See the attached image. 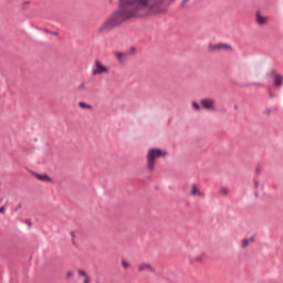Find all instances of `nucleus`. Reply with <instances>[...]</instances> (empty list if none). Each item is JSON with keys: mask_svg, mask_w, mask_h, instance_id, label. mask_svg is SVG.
Segmentation results:
<instances>
[{"mask_svg": "<svg viewBox=\"0 0 283 283\" xmlns=\"http://www.w3.org/2000/svg\"><path fill=\"white\" fill-rule=\"evenodd\" d=\"M165 0H119V9L113 12L97 29V32H107L116 25H120L123 21L128 19H140L153 12H158V6ZM189 0H181L188 3Z\"/></svg>", "mask_w": 283, "mask_h": 283, "instance_id": "obj_1", "label": "nucleus"}, {"mask_svg": "<svg viewBox=\"0 0 283 283\" xmlns=\"http://www.w3.org/2000/svg\"><path fill=\"white\" fill-rule=\"evenodd\" d=\"M165 156H167V153L165 150H160L158 148L149 149L147 157H146L147 171H154V169H156V160H158V158H163Z\"/></svg>", "mask_w": 283, "mask_h": 283, "instance_id": "obj_2", "label": "nucleus"}, {"mask_svg": "<svg viewBox=\"0 0 283 283\" xmlns=\"http://www.w3.org/2000/svg\"><path fill=\"white\" fill-rule=\"evenodd\" d=\"M103 74H109V67L96 60L92 66L93 76H103Z\"/></svg>", "mask_w": 283, "mask_h": 283, "instance_id": "obj_3", "label": "nucleus"}, {"mask_svg": "<svg viewBox=\"0 0 283 283\" xmlns=\"http://www.w3.org/2000/svg\"><path fill=\"white\" fill-rule=\"evenodd\" d=\"M137 271L138 273H156V266H154L151 263L147 262V261H143L140 263H138L137 265Z\"/></svg>", "mask_w": 283, "mask_h": 283, "instance_id": "obj_4", "label": "nucleus"}, {"mask_svg": "<svg viewBox=\"0 0 283 283\" xmlns=\"http://www.w3.org/2000/svg\"><path fill=\"white\" fill-rule=\"evenodd\" d=\"M200 105L203 109H208V112H216V101L213 98H202Z\"/></svg>", "mask_w": 283, "mask_h": 283, "instance_id": "obj_5", "label": "nucleus"}, {"mask_svg": "<svg viewBox=\"0 0 283 283\" xmlns=\"http://www.w3.org/2000/svg\"><path fill=\"white\" fill-rule=\"evenodd\" d=\"M189 196H191V198H205V192H202L198 186L192 184L189 187Z\"/></svg>", "mask_w": 283, "mask_h": 283, "instance_id": "obj_6", "label": "nucleus"}, {"mask_svg": "<svg viewBox=\"0 0 283 283\" xmlns=\"http://www.w3.org/2000/svg\"><path fill=\"white\" fill-rule=\"evenodd\" d=\"M209 48H210V50H212V52H220L222 50L229 52L232 50L230 44H227V43L210 44Z\"/></svg>", "mask_w": 283, "mask_h": 283, "instance_id": "obj_7", "label": "nucleus"}, {"mask_svg": "<svg viewBox=\"0 0 283 283\" xmlns=\"http://www.w3.org/2000/svg\"><path fill=\"white\" fill-rule=\"evenodd\" d=\"M255 22L258 25H266L269 23V17L262 15L260 11L255 12Z\"/></svg>", "mask_w": 283, "mask_h": 283, "instance_id": "obj_8", "label": "nucleus"}, {"mask_svg": "<svg viewBox=\"0 0 283 283\" xmlns=\"http://www.w3.org/2000/svg\"><path fill=\"white\" fill-rule=\"evenodd\" d=\"M253 242H254L253 237H250L248 239H243L242 242H241V247H242V249H247V248L251 247V244H253Z\"/></svg>", "mask_w": 283, "mask_h": 283, "instance_id": "obj_9", "label": "nucleus"}, {"mask_svg": "<svg viewBox=\"0 0 283 283\" xmlns=\"http://www.w3.org/2000/svg\"><path fill=\"white\" fill-rule=\"evenodd\" d=\"M207 260V253L201 252L197 256L193 258V262H198L199 264H202Z\"/></svg>", "mask_w": 283, "mask_h": 283, "instance_id": "obj_10", "label": "nucleus"}, {"mask_svg": "<svg viewBox=\"0 0 283 283\" xmlns=\"http://www.w3.org/2000/svg\"><path fill=\"white\" fill-rule=\"evenodd\" d=\"M113 55L118 61V63H123L125 61V53H123L120 51L113 52Z\"/></svg>", "mask_w": 283, "mask_h": 283, "instance_id": "obj_11", "label": "nucleus"}, {"mask_svg": "<svg viewBox=\"0 0 283 283\" xmlns=\"http://www.w3.org/2000/svg\"><path fill=\"white\" fill-rule=\"evenodd\" d=\"M35 178H38V180H41V182H52V179L45 174L35 175Z\"/></svg>", "mask_w": 283, "mask_h": 283, "instance_id": "obj_12", "label": "nucleus"}, {"mask_svg": "<svg viewBox=\"0 0 283 283\" xmlns=\"http://www.w3.org/2000/svg\"><path fill=\"white\" fill-rule=\"evenodd\" d=\"M282 83H283V76L282 75H275L274 76L275 87H282Z\"/></svg>", "mask_w": 283, "mask_h": 283, "instance_id": "obj_13", "label": "nucleus"}, {"mask_svg": "<svg viewBox=\"0 0 283 283\" xmlns=\"http://www.w3.org/2000/svg\"><path fill=\"white\" fill-rule=\"evenodd\" d=\"M78 107H81L82 109H92V105H90L85 102H80Z\"/></svg>", "mask_w": 283, "mask_h": 283, "instance_id": "obj_14", "label": "nucleus"}, {"mask_svg": "<svg viewBox=\"0 0 283 283\" xmlns=\"http://www.w3.org/2000/svg\"><path fill=\"white\" fill-rule=\"evenodd\" d=\"M122 266H123V269H129V266H132V264L127 260H123Z\"/></svg>", "mask_w": 283, "mask_h": 283, "instance_id": "obj_15", "label": "nucleus"}, {"mask_svg": "<svg viewBox=\"0 0 283 283\" xmlns=\"http://www.w3.org/2000/svg\"><path fill=\"white\" fill-rule=\"evenodd\" d=\"M78 275H81L82 277H90V275H87V273L84 270H78L77 271Z\"/></svg>", "mask_w": 283, "mask_h": 283, "instance_id": "obj_16", "label": "nucleus"}, {"mask_svg": "<svg viewBox=\"0 0 283 283\" xmlns=\"http://www.w3.org/2000/svg\"><path fill=\"white\" fill-rule=\"evenodd\" d=\"M192 107L196 109V112H200V104L197 102H192Z\"/></svg>", "mask_w": 283, "mask_h": 283, "instance_id": "obj_17", "label": "nucleus"}, {"mask_svg": "<svg viewBox=\"0 0 283 283\" xmlns=\"http://www.w3.org/2000/svg\"><path fill=\"white\" fill-rule=\"evenodd\" d=\"M73 276H74V273L72 271L66 272V280H70Z\"/></svg>", "mask_w": 283, "mask_h": 283, "instance_id": "obj_18", "label": "nucleus"}, {"mask_svg": "<svg viewBox=\"0 0 283 283\" xmlns=\"http://www.w3.org/2000/svg\"><path fill=\"white\" fill-rule=\"evenodd\" d=\"M70 235H71L72 240H74V238H76V232L75 231H71Z\"/></svg>", "mask_w": 283, "mask_h": 283, "instance_id": "obj_19", "label": "nucleus"}, {"mask_svg": "<svg viewBox=\"0 0 283 283\" xmlns=\"http://www.w3.org/2000/svg\"><path fill=\"white\" fill-rule=\"evenodd\" d=\"M221 193H224V195L227 196V193H229V189L222 188V189H221Z\"/></svg>", "mask_w": 283, "mask_h": 283, "instance_id": "obj_20", "label": "nucleus"}, {"mask_svg": "<svg viewBox=\"0 0 283 283\" xmlns=\"http://www.w3.org/2000/svg\"><path fill=\"white\" fill-rule=\"evenodd\" d=\"M90 282H91L90 276L84 277V282L83 283H90Z\"/></svg>", "mask_w": 283, "mask_h": 283, "instance_id": "obj_21", "label": "nucleus"}, {"mask_svg": "<svg viewBox=\"0 0 283 283\" xmlns=\"http://www.w3.org/2000/svg\"><path fill=\"white\" fill-rule=\"evenodd\" d=\"M78 90H85V83L80 84Z\"/></svg>", "mask_w": 283, "mask_h": 283, "instance_id": "obj_22", "label": "nucleus"}, {"mask_svg": "<svg viewBox=\"0 0 283 283\" xmlns=\"http://www.w3.org/2000/svg\"><path fill=\"white\" fill-rule=\"evenodd\" d=\"M0 213H6V207H4V206H2V207L0 208Z\"/></svg>", "mask_w": 283, "mask_h": 283, "instance_id": "obj_23", "label": "nucleus"}, {"mask_svg": "<svg viewBox=\"0 0 283 283\" xmlns=\"http://www.w3.org/2000/svg\"><path fill=\"white\" fill-rule=\"evenodd\" d=\"M0 205H1V199H0Z\"/></svg>", "mask_w": 283, "mask_h": 283, "instance_id": "obj_24", "label": "nucleus"}]
</instances>
